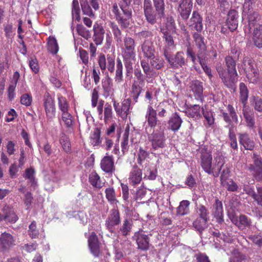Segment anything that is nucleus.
I'll return each instance as SVG.
<instances>
[{
	"label": "nucleus",
	"instance_id": "6ab92c4d",
	"mask_svg": "<svg viewBox=\"0 0 262 262\" xmlns=\"http://www.w3.org/2000/svg\"><path fill=\"white\" fill-rule=\"evenodd\" d=\"M192 5L191 0H181L180 2L178 11L183 19L187 20L191 12Z\"/></svg>",
	"mask_w": 262,
	"mask_h": 262
},
{
	"label": "nucleus",
	"instance_id": "2eb2a0df",
	"mask_svg": "<svg viewBox=\"0 0 262 262\" xmlns=\"http://www.w3.org/2000/svg\"><path fill=\"white\" fill-rule=\"evenodd\" d=\"M15 237L10 233H2L0 235V248L3 252L8 251L15 245Z\"/></svg>",
	"mask_w": 262,
	"mask_h": 262
},
{
	"label": "nucleus",
	"instance_id": "ea45409f",
	"mask_svg": "<svg viewBox=\"0 0 262 262\" xmlns=\"http://www.w3.org/2000/svg\"><path fill=\"white\" fill-rule=\"evenodd\" d=\"M3 215L4 221L11 223H14L18 220V217L15 213L8 207H6L4 209Z\"/></svg>",
	"mask_w": 262,
	"mask_h": 262
},
{
	"label": "nucleus",
	"instance_id": "338daca9",
	"mask_svg": "<svg viewBox=\"0 0 262 262\" xmlns=\"http://www.w3.org/2000/svg\"><path fill=\"white\" fill-rule=\"evenodd\" d=\"M122 151L123 154L127 152L128 150V133L126 132L124 133L122 137V141L121 143Z\"/></svg>",
	"mask_w": 262,
	"mask_h": 262
},
{
	"label": "nucleus",
	"instance_id": "7c9ffc66",
	"mask_svg": "<svg viewBox=\"0 0 262 262\" xmlns=\"http://www.w3.org/2000/svg\"><path fill=\"white\" fill-rule=\"evenodd\" d=\"M59 121L61 125H63L66 128L73 129L75 123V118L69 112L61 113V117L59 118Z\"/></svg>",
	"mask_w": 262,
	"mask_h": 262
},
{
	"label": "nucleus",
	"instance_id": "c9c22d12",
	"mask_svg": "<svg viewBox=\"0 0 262 262\" xmlns=\"http://www.w3.org/2000/svg\"><path fill=\"white\" fill-rule=\"evenodd\" d=\"M186 115L194 120L200 119L202 117L201 107L199 105H190L185 111Z\"/></svg>",
	"mask_w": 262,
	"mask_h": 262
},
{
	"label": "nucleus",
	"instance_id": "3c124183",
	"mask_svg": "<svg viewBox=\"0 0 262 262\" xmlns=\"http://www.w3.org/2000/svg\"><path fill=\"white\" fill-rule=\"evenodd\" d=\"M80 6L83 14L91 17L95 16L88 0H80Z\"/></svg>",
	"mask_w": 262,
	"mask_h": 262
},
{
	"label": "nucleus",
	"instance_id": "4c0bfd02",
	"mask_svg": "<svg viewBox=\"0 0 262 262\" xmlns=\"http://www.w3.org/2000/svg\"><path fill=\"white\" fill-rule=\"evenodd\" d=\"M252 35L254 45L259 48H262V25H256Z\"/></svg>",
	"mask_w": 262,
	"mask_h": 262
},
{
	"label": "nucleus",
	"instance_id": "f257e3e1",
	"mask_svg": "<svg viewBox=\"0 0 262 262\" xmlns=\"http://www.w3.org/2000/svg\"><path fill=\"white\" fill-rule=\"evenodd\" d=\"M261 5L260 0H245L243 5V19L248 22L246 27V32H251L256 25H260L258 23L260 16L257 11L254 9L259 7Z\"/></svg>",
	"mask_w": 262,
	"mask_h": 262
},
{
	"label": "nucleus",
	"instance_id": "de8ad7c7",
	"mask_svg": "<svg viewBox=\"0 0 262 262\" xmlns=\"http://www.w3.org/2000/svg\"><path fill=\"white\" fill-rule=\"evenodd\" d=\"M150 60V64L151 67L156 70H160L164 67V61L163 59L159 58L156 54L151 58H148Z\"/></svg>",
	"mask_w": 262,
	"mask_h": 262
},
{
	"label": "nucleus",
	"instance_id": "f704fd0d",
	"mask_svg": "<svg viewBox=\"0 0 262 262\" xmlns=\"http://www.w3.org/2000/svg\"><path fill=\"white\" fill-rule=\"evenodd\" d=\"M183 122L182 119L178 113L172 114L168 121V127L173 132L178 131Z\"/></svg>",
	"mask_w": 262,
	"mask_h": 262
},
{
	"label": "nucleus",
	"instance_id": "0e129e2a",
	"mask_svg": "<svg viewBox=\"0 0 262 262\" xmlns=\"http://www.w3.org/2000/svg\"><path fill=\"white\" fill-rule=\"evenodd\" d=\"M154 7L156 11L158 12L159 15L164 14V0H153Z\"/></svg>",
	"mask_w": 262,
	"mask_h": 262
},
{
	"label": "nucleus",
	"instance_id": "69168bd1",
	"mask_svg": "<svg viewBox=\"0 0 262 262\" xmlns=\"http://www.w3.org/2000/svg\"><path fill=\"white\" fill-rule=\"evenodd\" d=\"M28 234L32 238H35L38 237L39 232L36 228V223L35 221L32 222L29 225Z\"/></svg>",
	"mask_w": 262,
	"mask_h": 262
},
{
	"label": "nucleus",
	"instance_id": "bb28decb",
	"mask_svg": "<svg viewBox=\"0 0 262 262\" xmlns=\"http://www.w3.org/2000/svg\"><path fill=\"white\" fill-rule=\"evenodd\" d=\"M227 108L229 115L227 113L222 111V117L224 120L229 124H230L232 122L237 123L238 122V117L234 108L231 104H228Z\"/></svg>",
	"mask_w": 262,
	"mask_h": 262
},
{
	"label": "nucleus",
	"instance_id": "39448f33",
	"mask_svg": "<svg viewBox=\"0 0 262 262\" xmlns=\"http://www.w3.org/2000/svg\"><path fill=\"white\" fill-rule=\"evenodd\" d=\"M199 163L203 169L208 174L214 173V164L212 165V157L210 150L205 145L201 146L199 148ZM216 176V173L215 172Z\"/></svg>",
	"mask_w": 262,
	"mask_h": 262
},
{
	"label": "nucleus",
	"instance_id": "ddd939ff",
	"mask_svg": "<svg viewBox=\"0 0 262 262\" xmlns=\"http://www.w3.org/2000/svg\"><path fill=\"white\" fill-rule=\"evenodd\" d=\"M98 62L100 69L104 71L107 68L111 73H113L115 70V57L110 55L105 56L101 53L98 58Z\"/></svg>",
	"mask_w": 262,
	"mask_h": 262
},
{
	"label": "nucleus",
	"instance_id": "603ef678",
	"mask_svg": "<svg viewBox=\"0 0 262 262\" xmlns=\"http://www.w3.org/2000/svg\"><path fill=\"white\" fill-rule=\"evenodd\" d=\"M100 136V129L98 127L95 128L90 136L91 142L93 146H98L101 143Z\"/></svg>",
	"mask_w": 262,
	"mask_h": 262
},
{
	"label": "nucleus",
	"instance_id": "4be33fe9",
	"mask_svg": "<svg viewBox=\"0 0 262 262\" xmlns=\"http://www.w3.org/2000/svg\"><path fill=\"white\" fill-rule=\"evenodd\" d=\"M144 57L147 59L157 54L154 43L149 39H146L141 46Z\"/></svg>",
	"mask_w": 262,
	"mask_h": 262
},
{
	"label": "nucleus",
	"instance_id": "9b49d317",
	"mask_svg": "<svg viewBox=\"0 0 262 262\" xmlns=\"http://www.w3.org/2000/svg\"><path fill=\"white\" fill-rule=\"evenodd\" d=\"M254 63L250 58L245 57L243 59V68L246 73L247 78L252 83L256 82L259 74L254 68Z\"/></svg>",
	"mask_w": 262,
	"mask_h": 262
},
{
	"label": "nucleus",
	"instance_id": "f3484780",
	"mask_svg": "<svg viewBox=\"0 0 262 262\" xmlns=\"http://www.w3.org/2000/svg\"><path fill=\"white\" fill-rule=\"evenodd\" d=\"M203 18L197 11H193L190 19L187 23L191 30L200 32L203 30Z\"/></svg>",
	"mask_w": 262,
	"mask_h": 262
},
{
	"label": "nucleus",
	"instance_id": "20e7f679",
	"mask_svg": "<svg viewBox=\"0 0 262 262\" xmlns=\"http://www.w3.org/2000/svg\"><path fill=\"white\" fill-rule=\"evenodd\" d=\"M214 170L213 172L216 173V176L214 173L211 175L215 178H217L221 174L220 181L223 182L229 179L230 177V170L227 164H225V157L220 154H219L214 159Z\"/></svg>",
	"mask_w": 262,
	"mask_h": 262
},
{
	"label": "nucleus",
	"instance_id": "5701e85b",
	"mask_svg": "<svg viewBox=\"0 0 262 262\" xmlns=\"http://www.w3.org/2000/svg\"><path fill=\"white\" fill-rule=\"evenodd\" d=\"M145 119L150 127L154 128L157 126L158 122L157 111L151 105L147 106Z\"/></svg>",
	"mask_w": 262,
	"mask_h": 262
},
{
	"label": "nucleus",
	"instance_id": "8fccbe9b",
	"mask_svg": "<svg viewBox=\"0 0 262 262\" xmlns=\"http://www.w3.org/2000/svg\"><path fill=\"white\" fill-rule=\"evenodd\" d=\"M89 182L92 185L97 188L102 187L104 184V183L101 182L100 177L96 172H93L90 175Z\"/></svg>",
	"mask_w": 262,
	"mask_h": 262
},
{
	"label": "nucleus",
	"instance_id": "f8f14e48",
	"mask_svg": "<svg viewBox=\"0 0 262 262\" xmlns=\"http://www.w3.org/2000/svg\"><path fill=\"white\" fill-rule=\"evenodd\" d=\"M121 223V217L119 211L118 209L111 210L107 218L105 223V226L108 230L113 233L115 227L119 225Z\"/></svg>",
	"mask_w": 262,
	"mask_h": 262
},
{
	"label": "nucleus",
	"instance_id": "4468645a",
	"mask_svg": "<svg viewBox=\"0 0 262 262\" xmlns=\"http://www.w3.org/2000/svg\"><path fill=\"white\" fill-rule=\"evenodd\" d=\"M43 105L47 119L51 121L55 117L56 108L54 100L49 93L44 96Z\"/></svg>",
	"mask_w": 262,
	"mask_h": 262
},
{
	"label": "nucleus",
	"instance_id": "a211bd4d",
	"mask_svg": "<svg viewBox=\"0 0 262 262\" xmlns=\"http://www.w3.org/2000/svg\"><path fill=\"white\" fill-rule=\"evenodd\" d=\"M138 248L142 250H146L149 248V238L148 235L143 230H140L134 235Z\"/></svg>",
	"mask_w": 262,
	"mask_h": 262
},
{
	"label": "nucleus",
	"instance_id": "e2e57ef3",
	"mask_svg": "<svg viewBox=\"0 0 262 262\" xmlns=\"http://www.w3.org/2000/svg\"><path fill=\"white\" fill-rule=\"evenodd\" d=\"M111 28L112 29L115 38L117 41H121L122 39V33L118 26L115 23L111 22L110 24Z\"/></svg>",
	"mask_w": 262,
	"mask_h": 262
},
{
	"label": "nucleus",
	"instance_id": "0eeeda50",
	"mask_svg": "<svg viewBox=\"0 0 262 262\" xmlns=\"http://www.w3.org/2000/svg\"><path fill=\"white\" fill-rule=\"evenodd\" d=\"M164 55L167 60L170 67L174 69L182 68L186 64L184 53L182 51L178 52L173 55L167 50H165Z\"/></svg>",
	"mask_w": 262,
	"mask_h": 262
},
{
	"label": "nucleus",
	"instance_id": "473e14b6",
	"mask_svg": "<svg viewBox=\"0 0 262 262\" xmlns=\"http://www.w3.org/2000/svg\"><path fill=\"white\" fill-rule=\"evenodd\" d=\"M243 113L247 126L251 129L255 128V122L254 118V113L248 107H244L243 109Z\"/></svg>",
	"mask_w": 262,
	"mask_h": 262
},
{
	"label": "nucleus",
	"instance_id": "58836bf2",
	"mask_svg": "<svg viewBox=\"0 0 262 262\" xmlns=\"http://www.w3.org/2000/svg\"><path fill=\"white\" fill-rule=\"evenodd\" d=\"M207 55H201V54L198 55V60L199 63L201 64L204 72L208 76L209 79H211L212 77L211 69L207 65Z\"/></svg>",
	"mask_w": 262,
	"mask_h": 262
},
{
	"label": "nucleus",
	"instance_id": "bf43d9fd",
	"mask_svg": "<svg viewBox=\"0 0 262 262\" xmlns=\"http://www.w3.org/2000/svg\"><path fill=\"white\" fill-rule=\"evenodd\" d=\"M161 32L163 34V37L165 40L166 46L170 47H174V41L173 39V37L171 35L172 34L171 32H167V31H164V29L162 30Z\"/></svg>",
	"mask_w": 262,
	"mask_h": 262
},
{
	"label": "nucleus",
	"instance_id": "37998d69",
	"mask_svg": "<svg viewBox=\"0 0 262 262\" xmlns=\"http://www.w3.org/2000/svg\"><path fill=\"white\" fill-rule=\"evenodd\" d=\"M123 64L120 59H117L116 70L115 72V81L117 83L123 81Z\"/></svg>",
	"mask_w": 262,
	"mask_h": 262
},
{
	"label": "nucleus",
	"instance_id": "c03bdc74",
	"mask_svg": "<svg viewBox=\"0 0 262 262\" xmlns=\"http://www.w3.org/2000/svg\"><path fill=\"white\" fill-rule=\"evenodd\" d=\"M189 205L190 202L188 201L183 200L181 201L177 208V214L182 216L188 214L189 212Z\"/></svg>",
	"mask_w": 262,
	"mask_h": 262
},
{
	"label": "nucleus",
	"instance_id": "680f3d73",
	"mask_svg": "<svg viewBox=\"0 0 262 262\" xmlns=\"http://www.w3.org/2000/svg\"><path fill=\"white\" fill-rule=\"evenodd\" d=\"M60 142L65 151L68 152L71 150V144L69 139L65 134H63L61 136Z\"/></svg>",
	"mask_w": 262,
	"mask_h": 262
},
{
	"label": "nucleus",
	"instance_id": "a18cd8bd",
	"mask_svg": "<svg viewBox=\"0 0 262 262\" xmlns=\"http://www.w3.org/2000/svg\"><path fill=\"white\" fill-rule=\"evenodd\" d=\"M209 221L201 218H197L193 222V227L198 231L200 234L207 228V223Z\"/></svg>",
	"mask_w": 262,
	"mask_h": 262
},
{
	"label": "nucleus",
	"instance_id": "cd10ccee",
	"mask_svg": "<svg viewBox=\"0 0 262 262\" xmlns=\"http://www.w3.org/2000/svg\"><path fill=\"white\" fill-rule=\"evenodd\" d=\"M142 172L137 165H134L129 173L128 180L132 185H137L142 180Z\"/></svg>",
	"mask_w": 262,
	"mask_h": 262
},
{
	"label": "nucleus",
	"instance_id": "1a4fd4ad",
	"mask_svg": "<svg viewBox=\"0 0 262 262\" xmlns=\"http://www.w3.org/2000/svg\"><path fill=\"white\" fill-rule=\"evenodd\" d=\"M148 140L150 143L152 149L155 150H160L165 146V137L163 130H154L148 135Z\"/></svg>",
	"mask_w": 262,
	"mask_h": 262
},
{
	"label": "nucleus",
	"instance_id": "6e6552de",
	"mask_svg": "<svg viewBox=\"0 0 262 262\" xmlns=\"http://www.w3.org/2000/svg\"><path fill=\"white\" fill-rule=\"evenodd\" d=\"M143 11L145 19L151 25L158 23V20L164 16L165 14L160 15L158 12L155 11L150 0H144L143 3Z\"/></svg>",
	"mask_w": 262,
	"mask_h": 262
},
{
	"label": "nucleus",
	"instance_id": "7ed1b4c3",
	"mask_svg": "<svg viewBox=\"0 0 262 262\" xmlns=\"http://www.w3.org/2000/svg\"><path fill=\"white\" fill-rule=\"evenodd\" d=\"M124 42L125 49L123 57L125 64L126 75L127 76H130L133 71V66L136 57L135 43L134 39L129 37H125Z\"/></svg>",
	"mask_w": 262,
	"mask_h": 262
},
{
	"label": "nucleus",
	"instance_id": "e433bc0d",
	"mask_svg": "<svg viewBox=\"0 0 262 262\" xmlns=\"http://www.w3.org/2000/svg\"><path fill=\"white\" fill-rule=\"evenodd\" d=\"M239 53L237 54V56H232L231 55L227 56L225 57V61L227 68V72L229 73H237L236 70V61L238 59Z\"/></svg>",
	"mask_w": 262,
	"mask_h": 262
},
{
	"label": "nucleus",
	"instance_id": "b1692460",
	"mask_svg": "<svg viewBox=\"0 0 262 262\" xmlns=\"http://www.w3.org/2000/svg\"><path fill=\"white\" fill-rule=\"evenodd\" d=\"M88 244L91 253L94 256L98 257L100 253L99 242L94 232L90 234L88 239Z\"/></svg>",
	"mask_w": 262,
	"mask_h": 262
},
{
	"label": "nucleus",
	"instance_id": "9d476101",
	"mask_svg": "<svg viewBox=\"0 0 262 262\" xmlns=\"http://www.w3.org/2000/svg\"><path fill=\"white\" fill-rule=\"evenodd\" d=\"M253 163L248 166V170L252 173L257 181H262V158L253 154Z\"/></svg>",
	"mask_w": 262,
	"mask_h": 262
},
{
	"label": "nucleus",
	"instance_id": "79ce46f5",
	"mask_svg": "<svg viewBox=\"0 0 262 262\" xmlns=\"http://www.w3.org/2000/svg\"><path fill=\"white\" fill-rule=\"evenodd\" d=\"M176 27L173 18L172 16H168L166 18L164 25L160 28V31L164 29V31L173 33L176 32Z\"/></svg>",
	"mask_w": 262,
	"mask_h": 262
},
{
	"label": "nucleus",
	"instance_id": "5fc2aeb1",
	"mask_svg": "<svg viewBox=\"0 0 262 262\" xmlns=\"http://www.w3.org/2000/svg\"><path fill=\"white\" fill-rule=\"evenodd\" d=\"M143 91L142 86L137 83L134 82L132 86L131 96L135 102H137L138 98Z\"/></svg>",
	"mask_w": 262,
	"mask_h": 262
},
{
	"label": "nucleus",
	"instance_id": "f03ea898",
	"mask_svg": "<svg viewBox=\"0 0 262 262\" xmlns=\"http://www.w3.org/2000/svg\"><path fill=\"white\" fill-rule=\"evenodd\" d=\"M132 0H122L119 5L121 10L116 3L113 4L112 12L116 20L121 28H127L132 18Z\"/></svg>",
	"mask_w": 262,
	"mask_h": 262
},
{
	"label": "nucleus",
	"instance_id": "72a5a7b5",
	"mask_svg": "<svg viewBox=\"0 0 262 262\" xmlns=\"http://www.w3.org/2000/svg\"><path fill=\"white\" fill-rule=\"evenodd\" d=\"M133 228V221L131 219L125 218L118 230V234L126 237L129 235Z\"/></svg>",
	"mask_w": 262,
	"mask_h": 262
},
{
	"label": "nucleus",
	"instance_id": "393cba45",
	"mask_svg": "<svg viewBox=\"0 0 262 262\" xmlns=\"http://www.w3.org/2000/svg\"><path fill=\"white\" fill-rule=\"evenodd\" d=\"M238 19V14L236 10H231L229 11L226 20V25L231 31H233L237 29Z\"/></svg>",
	"mask_w": 262,
	"mask_h": 262
},
{
	"label": "nucleus",
	"instance_id": "a19ab883",
	"mask_svg": "<svg viewBox=\"0 0 262 262\" xmlns=\"http://www.w3.org/2000/svg\"><path fill=\"white\" fill-rule=\"evenodd\" d=\"M105 193L107 201L111 205H117L119 203L116 198L115 190L113 187L106 188L105 190Z\"/></svg>",
	"mask_w": 262,
	"mask_h": 262
},
{
	"label": "nucleus",
	"instance_id": "6e6d98bb",
	"mask_svg": "<svg viewBox=\"0 0 262 262\" xmlns=\"http://www.w3.org/2000/svg\"><path fill=\"white\" fill-rule=\"evenodd\" d=\"M229 262H249L248 256L245 254L236 252H234L229 259Z\"/></svg>",
	"mask_w": 262,
	"mask_h": 262
},
{
	"label": "nucleus",
	"instance_id": "864d4df0",
	"mask_svg": "<svg viewBox=\"0 0 262 262\" xmlns=\"http://www.w3.org/2000/svg\"><path fill=\"white\" fill-rule=\"evenodd\" d=\"M240 100L244 105L246 106V102L248 97V90L246 85L244 83H241L239 84Z\"/></svg>",
	"mask_w": 262,
	"mask_h": 262
},
{
	"label": "nucleus",
	"instance_id": "09e8293b",
	"mask_svg": "<svg viewBox=\"0 0 262 262\" xmlns=\"http://www.w3.org/2000/svg\"><path fill=\"white\" fill-rule=\"evenodd\" d=\"M58 106L61 113L68 112L70 109L69 104L66 98L61 95H58Z\"/></svg>",
	"mask_w": 262,
	"mask_h": 262
},
{
	"label": "nucleus",
	"instance_id": "4d7b16f0",
	"mask_svg": "<svg viewBox=\"0 0 262 262\" xmlns=\"http://www.w3.org/2000/svg\"><path fill=\"white\" fill-rule=\"evenodd\" d=\"M221 185L225 187L227 190L234 192L237 190L238 186L236 183L231 179H228L221 182Z\"/></svg>",
	"mask_w": 262,
	"mask_h": 262
},
{
	"label": "nucleus",
	"instance_id": "dca6fc26",
	"mask_svg": "<svg viewBox=\"0 0 262 262\" xmlns=\"http://www.w3.org/2000/svg\"><path fill=\"white\" fill-rule=\"evenodd\" d=\"M130 103V98H127L124 99L121 104L116 101H114L113 105L116 113L123 119H126L129 113Z\"/></svg>",
	"mask_w": 262,
	"mask_h": 262
},
{
	"label": "nucleus",
	"instance_id": "412c9836",
	"mask_svg": "<svg viewBox=\"0 0 262 262\" xmlns=\"http://www.w3.org/2000/svg\"><path fill=\"white\" fill-rule=\"evenodd\" d=\"M101 169L107 173H112L115 171L114 160L113 156H104L100 162Z\"/></svg>",
	"mask_w": 262,
	"mask_h": 262
},
{
	"label": "nucleus",
	"instance_id": "aec40b11",
	"mask_svg": "<svg viewBox=\"0 0 262 262\" xmlns=\"http://www.w3.org/2000/svg\"><path fill=\"white\" fill-rule=\"evenodd\" d=\"M193 38L195 42V46L199 48L196 55L198 57L199 54L207 55L206 54V40L205 38L199 32H195L193 34Z\"/></svg>",
	"mask_w": 262,
	"mask_h": 262
},
{
	"label": "nucleus",
	"instance_id": "c85d7f7f",
	"mask_svg": "<svg viewBox=\"0 0 262 262\" xmlns=\"http://www.w3.org/2000/svg\"><path fill=\"white\" fill-rule=\"evenodd\" d=\"M239 143L246 150H252L255 147V143L247 133L238 134Z\"/></svg>",
	"mask_w": 262,
	"mask_h": 262
},
{
	"label": "nucleus",
	"instance_id": "49530a36",
	"mask_svg": "<svg viewBox=\"0 0 262 262\" xmlns=\"http://www.w3.org/2000/svg\"><path fill=\"white\" fill-rule=\"evenodd\" d=\"M80 9L79 2L78 0H73L72 4V18L76 21H80Z\"/></svg>",
	"mask_w": 262,
	"mask_h": 262
},
{
	"label": "nucleus",
	"instance_id": "2f4dec72",
	"mask_svg": "<svg viewBox=\"0 0 262 262\" xmlns=\"http://www.w3.org/2000/svg\"><path fill=\"white\" fill-rule=\"evenodd\" d=\"M212 213L218 223L222 224L224 222L223 204L218 199L215 200L213 205Z\"/></svg>",
	"mask_w": 262,
	"mask_h": 262
},
{
	"label": "nucleus",
	"instance_id": "c756f323",
	"mask_svg": "<svg viewBox=\"0 0 262 262\" xmlns=\"http://www.w3.org/2000/svg\"><path fill=\"white\" fill-rule=\"evenodd\" d=\"M190 88L195 99L202 102L204 98L203 83L198 80L194 81L192 82Z\"/></svg>",
	"mask_w": 262,
	"mask_h": 262
},
{
	"label": "nucleus",
	"instance_id": "052dcab7",
	"mask_svg": "<svg viewBox=\"0 0 262 262\" xmlns=\"http://www.w3.org/2000/svg\"><path fill=\"white\" fill-rule=\"evenodd\" d=\"M197 213L199 216V218L209 220V211L208 209L203 205H200L197 208Z\"/></svg>",
	"mask_w": 262,
	"mask_h": 262
},
{
	"label": "nucleus",
	"instance_id": "a878e982",
	"mask_svg": "<svg viewBox=\"0 0 262 262\" xmlns=\"http://www.w3.org/2000/svg\"><path fill=\"white\" fill-rule=\"evenodd\" d=\"M93 41L97 46L101 45L103 40L105 33V30L103 27L98 24H95L93 26Z\"/></svg>",
	"mask_w": 262,
	"mask_h": 262
},
{
	"label": "nucleus",
	"instance_id": "774afa93",
	"mask_svg": "<svg viewBox=\"0 0 262 262\" xmlns=\"http://www.w3.org/2000/svg\"><path fill=\"white\" fill-rule=\"evenodd\" d=\"M202 111L203 112L204 117L205 118L209 125L210 126L213 124L214 119L213 116V113L211 111H205L203 107L202 108Z\"/></svg>",
	"mask_w": 262,
	"mask_h": 262
},
{
	"label": "nucleus",
	"instance_id": "13d9d810",
	"mask_svg": "<svg viewBox=\"0 0 262 262\" xmlns=\"http://www.w3.org/2000/svg\"><path fill=\"white\" fill-rule=\"evenodd\" d=\"M48 50L53 54H56L58 51V46L54 37H50L48 42Z\"/></svg>",
	"mask_w": 262,
	"mask_h": 262
},
{
	"label": "nucleus",
	"instance_id": "423d86ee",
	"mask_svg": "<svg viewBox=\"0 0 262 262\" xmlns=\"http://www.w3.org/2000/svg\"><path fill=\"white\" fill-rule=\"evenodd\" d=\"M215 68L224 85L229 89L234 90L235 84L238 80L237 73L227 72L221 63H217Z\"/></svg>",
	"mask_w": 262,
	"mask_h": 262
}]
</instances>
